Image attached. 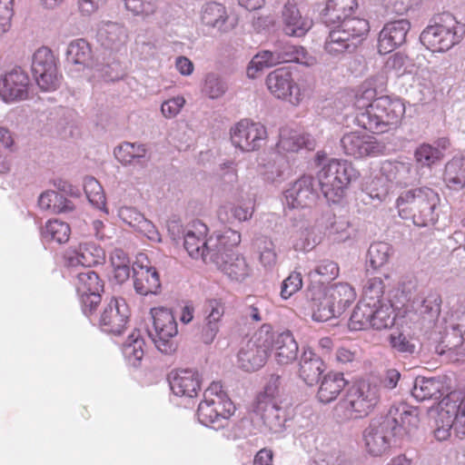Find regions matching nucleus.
<instances>
[{"label": "nucleus", "instance_id": "nucleus-25", "mask_svg": "<svg viewBox=\"0 0 465 465\" xmlns=\"http://www.w3.org/2000/svg\"><path fill=\"white\" fill-rule=\"evenodd\" d=\"M134 288L138 294H157L161 289L159 273L151 265L136 264L133 267Z\"/></svg>", "mask_w": 465, "mask_h": 465}, {"label": "nucleus", "instance_id": "nucleus-33", "mask_svg": "<svg viewBox=\"0 0 465 465\" xmlns=\"http://www.w3.org/2000/svg\"><path fill=\"white\" fill-rule=\"evenodd\" d=\"M202 23L220 32H227L233 28V23L229 21L226 8L219 3H206L201 12Z\"/></svg>", "mask_w": 465, "mask_h": 465}, {"label": "nucleus", "instance_id": "nucleus-10", "mask_svg": "<svg viewBox=\"0 0 465 465\" xmlns=\"http://www.w3.org/2000/svg\"><path fill=\"white\" fill-rule=\"evenodd\" d=\"M364 445L368 453L381 456L386 453L393 439H398L384 416L371 420L362 433Z\"/></svg>", "mask_w": 465, "mask_h": 465}, {"label": "nucleus", "instance_id": "nucleus-8", "mask_svg": "<svg viewBox=\"0 0 465 465\" xmlns=\"http://www.w3.org/2000/svg\"><path fill=\"white\" fill-rule=\"evenodd\" d=\"M434 435L439 440H447L451 430L457 435H465V396L460 401L453 400L450 396L442 399L435 420Z\"/></svg>", "mask_w": 465, "mask_h": 465}, {"label": "nucleus", "instance_id": "nucleus-32", "mask_svg": "<svg viewBox=\"0 0 465 465\" xmlns=\"http://www.w3.org/2000/svg\"><path fill=\"white\" fill-rule=\"evenodd\" d=\"M272 349L275 361L281 365L290 364L297 359L298 343L290 331L278 333L272 339Z\"/></svg>", "mask_w": 465, "mask_h": 465}, {"label": "nucleus", "instance_id": "nucleus-5", "mask_svg": "<svg viewBox=\"0 0 465 465\" xmlns=\"http://www.w3.org/2000/svg\"><path fill=\"white\" fill-rule=\"evenodd\" d=\"M380 398V386L375 382L362 381L348 390L336 410L342 411L346 420L364 418L372 411Z\"/></svg>", "mask_w": 465, "mask_h": 465}, {"label": "nucleus", "instance_id": "nucleus-52", "mask_svg": "<svg viewBox=\"0 0 465 465\" xmlns=\"http://www.w3.org/2000/svg\"><path fill=\"white\" fill-rule=\"evenodd\" d=\"M441 302V297L438 292H430L419 308L423 320L429 323H434L440 314Z\"/></svg>", "mask_w": 465, "mask_h": 465}, {"label": "nucleus", "instance_id": "nucleus-31", "mask_svg": "<svg viewBox=\"0 0 465 465\" xmlns=\"http://www.w3.org/2000/svg\"><path fill=\"white\" fill-rule=\"evenodd\" d=\"M122 221L141 232L151 241L160 242L161 237L154 224L146 219L143 213L133 207H122L119 210Z\"/></svg>", "mask_w": 465, "mask_h": 465}, {"label": "nucleus", "instance_id": "nucleus-30", "mask_svg": "<svg viewBox=\"0 0 465 465\" xmlns=\"http://www.w3.org/2000/svg\"><path fill=\"white\" fill-rule=\"evenodd\" d=\"M105 261L104 250L94 242H82L74 255L68 258V265L76 267L81 265L89 268L94 265L102 264Z\"/></svg>", "mask_w": 465, "mask_h": 465}, {"label": "nucleus", "instance_id": "nucleus-24", "mask_svg": "<svg viewBox=\"0 0 465 465\" xmlns=\"http://www.w3.org/2000/svg\"><path fill=\"white\" fill-rule=\"evenodd\" d=\"M267 341H249L238 353L239 366L246 371H254L262 368L267 361L269 344Z\"/></svg>", "mask_w": 465, "mask_h": 465}, {"label": "nucleus", "instance_id": "nucleus-1", "mask_svg": "<svg viewBox=\"0 0 465 465\" xmlns=\"http://www.w3.org/2000/svg\"><path fill=\"white\" fill-rule=\"evenodd\" d=\"M440 195L427 186L411 188L400 193L396 208L400 217L411 220L419 227L435 224L439 218Z\"/></svg>", "mask_w": 465, "mask_h": 465}, {"label": "nucleus", "instance_id": "nucleus-12", "mask_svg": "<svg viewBox=\"0 0 465 465\" xmlns=\"http://www.w3.org/2000/svg\"><path fill=\"white\" fill-rule=\"evenodd\" d=\"M266 85L276 98L287 100L292 104H299L303 97L300 86L292 79V72L285 67L271 72L266 77Z\"/></svg>", "mask_w": 465, "mask_h": 465}, {"label": "nucleus", "instance_id": "nucleus-43", "mask_svg": "<svg viewBox=\"0 0 465 465\" xmlns=\"http://www.w3.org/2000/svg\"><path fill=\"white\" fill-rule=\"evenodd\" d=\"M444 181L447 186L459 190L465 186V156L453 157L445 166Z\"/></svg>", "mask_w": 465, "mask_h": 465}, {"label": "nucleus", "instance_id": "nucleus-49", "mask_svg": "<svg viewBox=\"0 0 465 465\" xmlns=\"http://www.w3.org/2000/svg\"><path fill=\"white\" fill-rule=\"evenodd\" d=\"M279 61L281 63H298L302 64H310L312 57L301 45L284 44L277 49Z\"/></svg>", "mask_w": 465, "mask_h": 465}, {"label": "nucleus", "instance_id": "nucleus-29", "mask_svg": "<svg viewBox=\"0 0 465 465\" xmlns=\"http://www.w3.org/2000/svg\"><path fill=\"white\" fill-rule=\"evenodd\" d=\"M325 371L323 361L311 350H304L302 353L298 375L308 385L318 383L322 374Z\"/></svg>", "mask_w": 465, "mask_h": 465}, {"label": "nucleus", "instance_id": "nucleus-17", "mask_svg": "<svg viewBox=\"0 0 465 465\" xmlns=\"http://www.w3.org/2000/svg\"><path fill=\"white\" fill-rule=\"evenodd\" d=\"M384 417L398 439L410 436L420 421L417 409L405 403L391 406Z\"/></svg>", "mask_w": 465, "mask_h": 465}, {"label": "nucleus", "instance_id": "nucleus-64", "mask_svg": "<svg viewBox=\"0 0 465 465\" xmlns=\"http://www.w3.org/2000/svg\"><path fill=\"white\" fill-rule=\"evenodd\" d=\"M449 316L458 326H465V296H460L450 302Z\"/></svg>", "mask_w": 465, "mask_h": 465}, {"label": "nucleus", "instance_id": "nucleus-19", "mask_svg": "<svg viewBox=\"0 0 465 465\" xmlns=\"http://www.w3.org/2000/svg\"><path fill=\"white\" fill-rule=\"evenodd\" d=\"M286 205L291 209L311 207L317 199L313 178L304 175L292 183L284 192Z\"/></svg>", "mask_w": 465, "mask_h": 465}, {"label": "nucleus", "instance_id": "nucleus-27", "mask_svg": "<svg viewBox=\"0 0 465 465\" xmlns=\"http://www.w3.org/2000/svg\"><path fill=\"white\" fill-rule=\"evenodd\" d=\"M211 263H213L234 281H243L249 275V266L244 257L236 253H225V256H217L212 253Z\"/></svg>", "mask_w": 465, "mask_h": 465}, {"label": "nucleus", "instance_id": "nucleus-11", "mask_svg": "<svg viewBox=\"0 0 465 465\" xmlns=\"http://www.w3.org/2000/svg\"><path fill=\"white\" fill-rule=\"evenodd\" d=\"M267 138L263 124L242 119L231 129V140L235 147L242 152L259 150Z\"/></svg>", "mask_w": 465, "mask_h": 465}, {"label": "nucleus", "instance_id": "nucleus-28", "mask_svg": "<svg viewBox=\"0 0 465 465\" xmlns=\"http://www.w3.org/2000/svg\"><path fill=\"white\" fill-rule=\"evenodd\" d=\"M147 148L139 143L124 142L114 148V154L124 166L137 165L145 168L150 158Z\"/></svg>", "mask_w": 465, "mask_h": 465}, {"label": "nucleus", "instance_id": "nucleus-22", "mask_svg": "<svg viewBox=\"0 0 465 465\" xmlns=\"http://www.w3.org/2000/svg\"><path fill=\"white\" fill-rule=\"evenodd\" d=\"M256 400L254 412L260 416L264 426L272 433L282 432L287 420L286 410L279 401Z\"/></svg>", "mask_w": 465, "mask_h": 465}, {"label": "nucleus", "instance_id": "nucleus-38", "mask_svg": "<svg viewBox=\"0 0 465 465\" xmlns=\"http://www.w3.org/2000/svg\"><path fill=\"white\" fill-rule=\"evenodd\" d=\"M207 397L211 398V402L217 410L220 417L227 424L228 420L233 415L235 411V406L230 400L226 392L223 391V386L220 382H212L207 388Z\"/></svg>", "mask_w": 465, "mask_h": 465}, {"label": "nucleus", "instance_id": "nucleus-54", "mask_svg": "<svg viewBox=\"0 0 465 465\" xmlns=\"http://www.w3.org/2000/svg\"><path fill=\"white\" fill-rule=\"evenodd\" d=\"M278 56V52L276 51H262L259 54H257L252 59L248 69L247 74L249 77L254 78L255 74L259 71L263 70L267 67L274 66L278 64H280Z\"/></svg>", "mask_w": 465, "mask_h": 465}, {"label": "nucleus", "instance_id": "nucleus-62", "mask_svg": "<svg viewBox=\"0 0 465 465\" xmlns=\"http://www.w3.org/2000/svg\"><path fill=\"white\" fill-rule=\"evenodd\" d=\"M332 222L327 227L329 234L331 235L334 241L345 242L351 237L350 223L344 217L332 216Z\"/></svg>", "mask_w": 465, "mask_h": 465}, {"label": "nucleus", "instance_id": "nucleus-58", "mask_svg": "<svg viewBox=\"0 0 465 465\" xmlns=\"http://www.w3.org/2000/svg\"><path fill=\"white\" fill-rule=\"evenodd\" d=\"M315 462L317 465H355L354 461L340 450L321 451Z\"/></svg>", "mask_w": 465, "mask_h": 465}, {"label": "nucleus", "instance_id": "nucleus-34", "mask_svg": "<svg viewBox=\"0 0 465 465\" xmlns=\"http://www.w3.org/2000/svg\"><path fill=\"white\" fill-rule=\"evenodd\" d=\"M314 145V139L309 134H302L288 127L280 130V138L277 143L280 151L295 153L302 148L312 150Z\"/></svg>", "mask_w": 465, "mask_h": 465}, {"label": "nucleus", "instance_id": "nucleus-42", "mask_svg": "<svg viewBox=\"0 0 465 465\" xmlns=\"http://www.w3.org/2000/svg\"><path fill=\"white\" fill-rule=\"evenodd\" d=\"M75 278V288L78 294L88 292H102L104 291V282L98 274L89 268H83L80 272H72Z\"/></svg>", "mask_w": 465, "mask_h": 465}, {"label": "nucleus", "instance_id": "nucleus-40", "mask_svg": "<svg viewBox=\"0 0 465 465\" xmlns=\"http://www.w3.org/2000/svg\"><path fill=\"white\" fill-rule=\"evenodd\" d=\"M92 50L84 39L72 41L66 51V61L74 66L76 70L90 67L93 64Z\"/></svg>", "mask_w": 465, "mask_h": 465}, {"label": "nucleus", "instance_id": "nucleus-55", "mask_svg": "<svg viewBox=\"0 0 465 465\" xmlns=\"http://www.w3.org/2000/svg\"><path fill=\"white\" fill-rule=\"evenodd\" d=\"M443 156L442 152L438 147H433L429 143H422L414 151V159L419 167H431L439 162Z\"/></svg>", "mask_w": 465, "mask_h": 465}, {"label": "nucleus", "instance_id": "nucleus-46", "mask_svg": "<svg viewBox=\"0 0 465 465\" xmlns=\"http://www.w3.org/2000/svg\"><path fill=\"white\" fill-rule=\"evenodd\" d=\"M145 345L144 340L141 337L140 331H134L127 338L123 346V353L127 361L134 367H137L142 361Z\"/></svg>", "mask_w": 465, "mask_h": 465}, {"label": "nucleus", "instance_id": "nucleus-48", "mask_svg": "<svg viewBox=\"0 0 465 465\" xmlns=\"http://www.w3.org/2000/svg\"><path fill=\"white\" fill-rule=\"evenodd\" d=\"M373 307L360 301L349 320V328L351 331H361L371 328Z\"/></svg>", "mask_w": 465, "mask_h": 465}, {"label": "nucleus", "instance_id": "nucleus-21", "mask_svg": "<svg viewBox=\"0 0 465 465\" xmlns=\"http://www.w3.org/2000/svg\"><path fill=\"white\" fill-rule=\"evenodd\" d=\"M387 76L384 73H379L366 79L355 94L354 106L357 113H366L374 104L377 95L385 91Z\"/></svg>", "mask_w": 465, "mask_h": 465}, {"label": "nucleus", "instance_id": "nucleus-56", "mask_svg": "<svg viewBox=\"0 0 465 465\" xmlns=\"http://www.w3.org/2000/svg\"><path fill=\"white\" fill-rule=\"evenodd\" d=\"M384 293V284L381 278H372L369 280L361 298V302L370 304L372 307L384 303L382 297Z\"/></svg>", "mask_w": 465, "mask_h": 465}, {"label": "nucleus", "instance_id": "nucleus-61", "mask_svg": "<svg viewBox=\"0 0 465 465\" xmlns=\"http://www.w3.org/2000/svg\"><path fill=\"white\" fill-rule=\"evenodd\" d=\"M100 37L105 38L104 45L107 47H113L117 43H122L126 38L125 29L117 24H108L104 28L99 32Z\"/></svg>", "mask_w": 465, "mask_h": 465}, {"label": "nucleus", "instance_id": "nucleus-41", "mask_svg": "<svg viewBox=\"0 0 465 465\" xmlns=\"http://www.w3.org/2000/svg\"><path fill=\"white\" fill-rule=\"evenodd\" d=\"M38 205L42 210L54 213H66L73 212L74 203L55 191L48 190L42 193L38 198Z\"/></svg>", "mask_w": 465, "mask_h": 465}, {"label": "nucleus", "instance_id": "nucleus-9", "mask_svg": "<svg viewBox=\"0 0 465 465\" xmlns=\"http://www.w3.org/2000/svg\"><path fill=\"white\" fill-rule=\"evenodd\" d=\"M32 73L38 86L46 92L54 91L60 85L57 60L52 50L46 46L38 48L32 58Z\"/></svg>", "mask_w": 465, "mask_h": 465}, {"label": "nucleus", "instance_id": "nucleus-18", "mask_svg": "<svg viewBox=\"0 0 465 465\" xmlns=\"http://www.w3.org/2000/svg\"><path fill=\"white\" fill-rule=\"evenodd\" d=\"M299 2L300 0H287L282 10V31L289 36L302 37L312 26V20L301 14L298 7Z\"/></svg>", "mask_w": 465, "mask_h": 465}, {"label": "nucleus", "instance_id": "nucleus-15", "mask_svg": "<svg viewBox=\"0 0 465 465\" xmlns=\"http://www.w3.org/2000/svg\"><path fill=\"white\" fill-rule=\"evenodd\" d=\"M130 318V310L123 298H112L100 316L101 329L114 335H121Z\"/></svg>", "mask_w": 465, "mask_h": 465}, {"label": "nucleus", "instance_id": "nucleus-7", "mask_svg": "<svg viewBox=\"0 0 465 465\" xmlns=\"http://www.w3.org/2000/svg\"><path fill=\"white\" fill-rule=\"evenodd\" d=\"M153 329L148 335L157 350L164 354H172L177 349L178 327L171 310L164 307L151 309Z\"/></svg>", "mask_w": 465, "mask_h": 465}, {"label": "nucleus", "instance_id": "nucleus-57", "mask_svg": "<svg viewBox=\"0 0 465 465\" xmlns=\"http://www.w3.org/2000/svg\"><path fill=\"white\" fill-rule=\"evenodd\" d=\"M371 328L382 330L391 327L394 324L395 317L391 308L386 303L373 307Z\"/></svg>", "mask_w": 465, "mask_h": 465}, {"label": "nucleus", "instance_id": "nucleus-47", "mask_svg": "<svg viewBox=\"0 0 465 465\" xmlns=\"http://www.w3.org/2000/svg\"><path fill=\"white\" fill-rule=\"evenodd\" d=\"M204 400L200 402L197 410V417L199 421L205 425L211 426L214 429H220L226 426L223 420L220 417L214 406L208 402L211 401L210 397H207V390L204 391Z\"/></svg>", "mask_w": 465, "mask_h": 465}, {"label": "nucleus", "instance_id": "nucleus-4", "mask_svg": "<svg viewBox=\"0 0 465 465\" xmlns=\"http://www.w3.org/2000/svg\"><path fill=\"white\" fill-rule=\"evenodd\" d=\"M465 35V25L450 13L438 16L420 35V42L432 52H446L459 44Z\"/></svg>", "mask_w": 465, "mask_h": 465}, {"label": "nucleus", "instance_id": "nucleus-44", "mask_svg": "<svg viewBox=\"0 0 465 465\" xmlns=\"http://www.w3.org/2000/svg\"><path fill=\"white\" fill-rule=\"evenodd\" d=\"M411 165L398 161H385L381 166V174L389 182L406 184L410 179Z\"/></svg>", "mask_w": 465, "mask_h": 465}, {"label": "nucleus", "instance_id": "nucleus-23", "mask_svg": "<svg viewBox=\"0 0 465 465\" xmlns=\"http://www.w3.org/2000/svg\"><path fill=\"white\" fill-rule=\"evenodd\" d=\"M169 384L172 391L180 397L193 398L197 395L201 387L198 371L192 369H181L169 374Z\"/></svg>", "mask_w": 465, "mask_h": 465}, {"label": "nucleus", "instance_id": "nucleus-60", "mask_svg": "<svg viewBox=\"0 0 465 465\" xmlns=\"http://www.w3.org/2000/svg\"><path fill=\"white\" fill-rule=\"evenodd\" d=\"M390 345L395 352L401 354H412L415 351V344L411 338L402 332L395 331L389 336Z\"/></svg>", "mask_w": 465, "mask_h": 465}, {"label": "nucleus", "instance_id": "nucleus-3", "mask_svg": "<svg viewBox=\"0 0 465 465\" xmlns=\"http://www.w3.org/2000/svg\"><path fill=\"white\" fill-rule=\"evenodd\" d=\"M405 114V105L399 98L379 96L366 113H357L356 124L371 133L381 134L396 126Z\"/></svg>", "mask_w": 465, "mask_h": 465}, {"label": "nucleus", "instance_id": "nucleus-59", "mask_svg": "<svg viewBox=\"0 0 465 465\" xmlns=\"http://www.w3.org/2000/svg\"><path fill=\"white\" fill-rule=\"evenodd\" d=\"M126 10L134 15L149 16L157 9V0H123Z\"/></svg>", "mask_w": 465, "mask_h": 465}, {"label": "nucleus", "instance_id": "nucleus-6", "mask_svg": "<svg viewBox=\"0 0 465 465\" xmlns=\"http://www.w3.org/2000/svg\"><path fill=\"white\" fill-rule=\"evenodd\" d=\"M369 28L368 21L362 18L345 21L329 33L324 43L325 52L337 58L352 53Z\"/></svg>", "mask_w": 465, "mask_h": 465}, {"label": "nucleus", "instance_id": "nucleus-16", "mask_svg": "<svg viewBox=\"0 0 465 465\" xmlns=\"http://www.w3.org/2000/svg\"><path fill=\"white\" fill-rule=\"evenodd\" d=\"M207 232V226L197 220L192 222L183 233V245L189 255L194 259L201 258L205 263L211 262Z\"/></svg>", "mask_w": 465, "mask_h": 465}, {"label": "nucleus", "instance_id": "nucleus-26", "mask_svg": "<svg viewBox=\"0 0 465 465\" xmlns=\"http://www.w3.org/2000/svg\"><path fill=\"white\" fill-rule=\"evenodd\" d=\"M356 7V0H329L321 12L322 20L328 26L340 25L355 18L351 15Z\"/></svg>", "mask_w": 465, "mask_h": 465}, {"label": "nucleus", "instance_id": "nucleus-63", "mask_svg": "<svg viewBox=\"0 0 465 465\" xmlns=\"http://www.w3.org/2000/svg\"><path fill=\"white\" fill-rule=\"evenodd\" d=\"M84 187L86 196L92 203L97 207L104 204L105 197L102 186L95 178L87 177L84 180Z\"/></svg>", "mask_w": 465, "mask_h": 465}, {"label": "nucleus", "instance_id": "nucleus-13", "mask_svg": "<svg viewBox=\"0 0 465 465\" xmlns=\"http://www.w3.org/2000/svg\"><path fill=\"white\" fill-rule=\"evenodd\" d=\"M341 145L347 155L354 158L383 154L386 145L375 137L352 132L344 134Z\"/></svg>", "mask_w": 465, "mask_h": 465}, {"label": "nucleus", "instance_id": "nucleus-50", "mask_svg": "<svg viewBox=\"0 0 465 465\" xmlns=\"http://www.w3.org/2000/svg\"><path fill=\"white\" fill-rule=\"evenodd\" d=\"M226 79L216 73H209L205 75L202 92L210 99L222 97L228 90Z\"/></svg>", "mask_w": 465, "mask_h": 465}, {"label": "nucleus", "instance_id": "nucleus-36", "mask_svg": "<svg viewBox=\"0 0 465 465\" xmlns=\"http://www.w3.org/2000/svg\"><path fill=\"white\" fill-rule=\"evenodd\" d=\"M348 384L341 372H329L323 376L317 392L319 401L330 403L334 401Z\"/></svg>", "mask_w": 465, "mask_h": 465}, {"label": "nucleus", "instance_id": "nucleus-14", "mask_svg": "<svg viewBox=\"0 0 465 465\" xmlns=\"http://www.w3.org/2000/svg\"><path fill=\"white\" fill-rule=\"evenodd\" d=\"M29 76L21 67H14L0 74V98L6 102L22 101L27 98Z\"/></svg>", "mask_w": 465, "mask_h": 465}, {"label": "nucleus", "instance_id": "nucleus-37", "mask_svg": "<svg viewBox=\"0 0 465 465\" xmlns=\"http://www.w3.org/2000/svg\"><path fill=\"white\" fill-rule=\"evenodd\" d=\"M241 242V234L232 229H226L221 232H215L209 237V249L217 256H225V253H234L235 248Z\"/></svg>", "mask_w": 465, "mask_h": 465}, {"label": "nucleus", "instance_id": "nucleus-39", "mask_svg": "<svg viewBox=\"0 0 465 465\" xmlns=\"http://www.w3.org/2000/svg\"><path fill=\"white\" fill-rule=\"evenodd\" d=\"M312 295L310 301V309L313 321L323 322L339 315L336 306L327 294L318 291Z\"/></svg>", "mask_w": 465, "mask_h": 465}, {"label": "nucleus", "instance_id": "nucleus-45", "mask_svg": "<svg viewBox=\"0 0 465 465\" xmlns=\"http://www.w3.org/2000/svg\"><path fill=\"white\" fill-rule=\"evenodd\" d=\"M327 295L336 306L338 314H341L356 298L354 289L347 282L333 284L329 289Z\"/></svg>", "mask_w": 465, "mask_h": 465}, {"label": "nucleus", "instance_id": "nucleus-53", "mask_svg": "<svg viewBox=\"0 0 465 465\" xmlns=\"http://www.w3.org/2000/svg\"><path fill=\"white\" fill-rule=\"evenodd\" d=\"M392 254L391 246L384 242H376L371 244L368 250L370 266L378 269L385 265Z\"/></svg>", "mask_w": 465, "mask_h": 465}, {"label": "nucleus", "instance_id": "nucleus-51", "mask_svg": "<svg viewBox=\"0 0 465 465\" xmlns=\"http://www.w3.org/2000/svg\"><path fill=\"white\" fill-rule=\"evenodd\" d=\"M42 236L46 241H54L58 243H64L68 241L70 236V227L66 223L59 220H50L42 229Z\"/></svg>", "mask_w": 465, "mask_h": 465}, {"label": "nucleus", "instance_id": "nucleus-2", "mask_svg": "<svg viewBox=\"0 0 465 465\" xmlns=\"http://www.w3.org/2000/svg\"><path fill=\"white\" fill-rule=\"evenodd\" d=\"M315 163L319 167L317 179L323 196L329 202H340L350 183L358 178V171L351 163L329 158L323 152L316 153Z\"/></svg>", "mask_w": 465, "mask_h": 465}, {"label": "nucleus", "instance_id": "nucleus-35", "mask_svg": "<svg viewBox=\"0 0 465 465\" xmlns=\"http://www.w3.org/2000/svg\"><path fill=\"white\" fill-rule=\"evenodd\" d=\"M442 390L443 383L440 379L419 376L414 381L411 394L419 401H438L443 396Z\"/></svg>", "mask_w": 465, "mask_h": 465}, {"label": "nucleus", "instance_id": "nucleus-20", "mask_svg": "<svg viewBox=\"0 0 465 465\" xmlns=\"http://www.w3.org/2000/svg\"><path fill=\"white\" fill-rule=\"evenodd\" d=\"M410 29L411 23L407 19L387 23L379 35V53L386 54L404 45Z\"/></svg>", "mask_w": 465, "mask_h": 465}]
</instances>
